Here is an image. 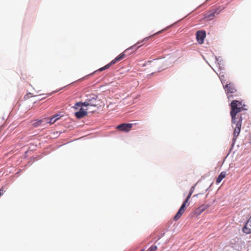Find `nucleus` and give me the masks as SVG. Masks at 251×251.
Returning a JSON list of instances; mask_svg holds the SVG:
<instances>
[{"label":"nucleus","instance_id":"1","mask_svg":"<svg viewBox=\"0 0 251 251\" xmlns=\"http://www.w3.org/2000/svg\"><path fill=\"white\" fill-rule=\"evenodd\" d=\"M237 102H238V100H233L230 103V106L231 107L230 115L231 117V123L232 124L237 123L241 118L242 120L241 116L236 117L237 114L243 110H247V109L245 108V104H243L241 107L237 106Z\"/></svg>","mask_w":251,"mask_h":251},{"label":"nucleus","instance_id":"8","mask_svg":"<svg viewBox=\"0 0 251 251\" xmlns=\"http://www.w3.org/2000/svg\"><path fill=\"white\" fill-rule=\"evenodd\" d=\"M243 231L246 234L251 233V217L247 221L243 228Z\"/></svg>","mask_w":251,"mask_h":251},{"label":"nucleus","instance_id":"19","mask_svg":"<svg viewBox=\"0 0 251 251\" xmlns=\"http://www.w3.org/2000/svg\"><path fill=\"white\" fill-rule=\"evenodd\" d=\"M219 78L222 83V84L223 85V86H225V81H226V80H225V76L223 75H221V73H220L219 75Z\"/></svg>","mask_w":251,"mask_h":251},{"label":"nucleus","instance_id":"18","mask_svg":"<svg viewBox=\"0 0 251 251\" xmlns=\"http://www.w3.org/2000/svg\"><path fill=\"white\" fill-rule=\"evenodd\" d=\"M77 104H78V105L80 104V105H81L82 106H85V107H87V106H90V103H89L87 102L86 100H85V101L84 102H81V101L77 102Z\"/></svg>","mask_w":251,"mask_h":251},{"label":"nucleus","instance_id":"26","mask_svg":"<svg viewBox=\"0 0 251 251\" xmlns=\"http://www.w3.org/2000/svg\"><path fill=\"white\" fill-rule=\"evenodd\" d=\"M79 106H82V105H80V104H79V105L77 104V102H76V103L75 104V105H74V108H75V109H77L78 108V107H79Z\"/></svg>","mask_w":251,"mask_h":251},{"label":"nucleus","instance_id":"7","mask_svg":"<svg viewBox=\"0 0 251 251\" xmlns=\"http://www.w3.org/2000/svg\"><path fill=\"white\" fill-rule=\"evenodd\" d=\"M136 47V44H134V45L130 47L128 49H126L124 51L120 53L119 55H118L117 57H116L115 58L117 60V62H119L124 59L126 56V53L128 51L133 50Z\"/></svg>","mask_w":251,"mask_h":251},{"label":"nucleus","instance_id":"15","mask_svg":"<svg viewBox=\"0 0 251 251\" xmlns=\"http://www.w3.org/2000/svg\"><path fill=\"white\" fill-rule=\"evenodd\" d=\"M161 32H162V30L159 31H158V32H156V33H155V34H153V35H151V36H149V37H147L143 39V40L142 41L137 42V43L136 44V45H138V44H140V43H141V42H144V41H148V40H149L151 37L153 36H154V35H155L158 34H159L160 33H161ZM139 47H140V46H138V47H137V46H136V47L135 49H134L133 50H137V49H138Z\"/></svg>","mask_w":251,"mask_h":251},{"label":"nucleus","instance_id":"3","mask_svg":"<svg viewBox=\"0 0 251 251\" xmlns=\"http://www.w3.org/2000/svg\"><path fill=\"white\" fill-rule=\"evenodd\" d=\"M224 88L225 90L228 100L233 99L234 97L233 94L236 92V89L234 84L231 83L226 84L225 86H224Z\"/></svg>","mask_w":251,"mask_h":251},{"label":"nucleus","instance_id":"13","mask_svg":"<svg viewBox=\"0 0 251 251\" xmlns=\"http://www.w3.org/2000/svg\"><path fill=\"white\" fill-rule=\"evenodd\" d=\"M209 206V205L208 204H202L198 208L197 212L199 214H200L201 213L206 210Z\"/></svg>","mask_w":251,"mask_h":251},{"label":"nucleus","instance_id":"30","mask_svg":"<svg viewBox=\"0 0 251 251\" xmlns=\"http://www.w3.org/2000/svg\"><path fill=\"white\" fill-rule=\"evenodd\" d=\"M147 64V63H146V64H144L143 65V66H146Z\"/></svg>","mask_w":251,"mask_h":251},{"label":"nucleus","instance_id":"10","mask_svg":"<svg viewBox=\"0 0 251 251\" xmlns=\"http://www.w3.org/2000/svg\"><path fill=\"white\" fill-rule=\"evenodd\" d=\"M220 12V11H219L218 8H216L214 9L211 12H208L205 14V18H208L209 20L213 19L215 16V14H219Z\"/></svg>","mask_w":251,"mask_h":251},{"label":"nucleus","instance_id":"17","mask_svg":"<svg viewBox=\"0 0 251 251\" xmlns=\"http://www.w3.org/2000/svg\"><path fill=\"white\" fill-rule=\"evenodd\" d=\"M60 118L59 115L57 114L55 115L54 116L52 117V118H50L49 120L47 121L46 122L47 123H50V124H53L55 123L57 120L59 119Z\"/></svg>","mask_w":251,"mask_h":251},{"label":"nucleus","instance_id":"9","mask_svg":"<svg viewBox=\"0 0 251 251\" xmlns=\"http://www.w3.org/2000/svg\"><path fill=\"white\" fill-rule=\"evenodd\" d=\"M87 114V111L85 110L82 107L75 113V116L78 119H81Z\"/></svg>","mask_w":251,"mask_h":251},{"label":"nucleus","instance_id":"5","mask_svg":"<svg viewBox=\"0 0 251 251\" xmlns=\"http://www.w3.org/2000/svg\"><path fill=\"white\" fill-rule=\"evenodd\" d=\"M133 126L132 124L123 123L117 126V129L125 132H128Z\"/></svg>","mask_w":251,"mask_h":251},{"label":"nucleus","instance_id":"14","mask_svg":"<svg viewBox=\"0 0 251 251\" xmlns=\"http://www.w3.org/2000/svg\"><path fill=\"white\" fill-rule=\"evenodd\" d=\"M184 210H182L179 208L178 209L177 212L176 213V214L175 215V216L174 217V220L175 221L178 220L180 218V217L181 216L182 214L184 213Z\"/></svg>","mask_w":251,"mask_h":251},{"label":"nucleus","instance_id":"31","mask_svg":"<svg viewBox=\"0 0 251 251\" xmlns=\"http://www.w3.org/2000/svg\"><path fill=\"white\" fill-rule=\"evenodd\" d=\"M151 62H152V61H149L148 62V63H151Z\"/></svg>","mask_w":251,"mask_h":251},{"label":"nucleus","instance_id":"27","mask_svg":"<svg viewBox=\"0 0 251 251\" xmlns=\"http://www.w3.org/2000/svg\"><path fill=\"white\" fill-rule=\"evenodd\" d=\"M237 106L238 107H241L242 106L243 104H242V102L241 101H239L238 100V102H237Z\"/></svg>","mask_w":251,"mask_h":251},{"label":"nucleus","instance_id":"21","mask_svg":"<svg viewBox=\"0 0 251 251\" xmlns=\"http://www.w3.org/2000/svg\"><path fill=\"white\" fill-rule=\"evenodd\" d=\"M110 66L108 64H106V65H105L104 66L100 68L97 71H100V72H101V71H103L106 69H108L109 68H110Z\"/></svg>","mask_w":251,"mask_h":251},{"label":"nucleus","instance_id":"28","mask_svg":"<svg viewBox=\"0 0 251 251\" xmlns=\"http://www.w3.org/2000/svg\"><path fill=\"white\" fill-rule=\"evenodd\" d=\"M3 193V191L2 189H0V196H1Z\"/></svg>","mask_w":251,"mask_h":251},{"label":"nucleus","instance_id":"12","mask_svg":"<svg viewBox=\"0 0 251 251\" xmlns=\"http://www.w3.org/2000/svg\"><path fill=\"white\" fill-rule=\"evenodd\" d=\"M226 172H222L220 175L218 176V177L216 179V183H219L222 180L226 177Z\"/></svg>","mask_w":251,"mask_h":251},{"label":"nucleus","instance_id":"25","mask_svg":"<svg viewBox=\"0 0 251 251\" xmlns=\"http://www.w3.org/2000/svg\"><path fill=\"white\" fill-rule=\"evenodd\" d=\"M192 195V193H190V192H189V193L188 195L187 196V198H186V199H185V200H187V201H189V199H190V197H191V195Z\"/></svg>","mask_w":251,"mask_h":251},{"label":"nucleus","instance_id":"4","mask_svg":"<svg viewBox=\"0 0 251 251\" xmlns=\"http://www.w3.org/2000/svg\"><path fill=\"white\" fill-rule=\"evenodd\" d=\"M86 100L90 103V106L96 107L98 104L97 103L98 96L95 94H91L90 95H86Z\"/></svg>","mask_w":251,"mask_h":251},{"label":"nucleus","instance_id":"16","mask_svg":"<svg viewBox=\"0 0 251 251\" xmlns=\"http://www.w3.org/2000/svg\"><path fill=\"white\" fill-rule=\"evenodd\" d=\"M46 121L44 120H36L33 123L32 125L34 127H37L41 125H42V123L43 122H45Z\"/></svg>","mask_w":251,"mask_h":251},{"label":"nucleus","instance_id":"22","mask_svg":"<svg viewBox=\"0 0 251 251\" xmlns=\"http://www.w3.org/2000/svg\"><path fill=\"white\" fill-rule=\"evenodd\" d=\"M157 249V247L155 245H152L148 250V251H155Z\"/></svg>","mask_w":251,"mask_h":251},{"label":"nucleus","instance_id":"33","mask_svg":"<svg viewBox=\"0 0 251 251\" xmlns=\"http://www.w3.org/2000/svg\"><path fill=\"white\" fill-rule=\"evenodd\" d=\"M250 143L251 144V140L250 141Z\"/></svg>","mask_w":251,"mask_h":251},{"label":"nucleus","instance_id":"34","mask_svg":"<svg viewBox=\"0 0 251 251\" xmlns=\"http://www.w3.org/2000/svg\"><path fill=\"white\" fill-rule=\"evenodd\" d=\"M144 251V249H143V250H141V251Z\"/></svg>","mask_w":251,"mask_h":251},{"label":"nucleus","instance_id":"20","mask_svg":"<svg viewBox=\"0 0 251 251\" xmlns=\"http://www.w3.org/2000/svg\"><path fill=\"white\" fill-rule=\"evenodd\" d=\"M188 202V201L185 200V201L183 202L182 204H181V205L179 208L185 211L186 205Z\"/></svg>","mask_w":251,"mask_h":251},{"label":"nucleus","instance_id":"24","mask_svg":"<svg viewBox=\"0 0 251 251\" xmlns=\"http://www.w3.org/2000/svg\"><path fill=\"white\" fill-rule=\"evenodd\" d=\"M197 183H196L193 186H192L191 189H190V193H192L193 194L194 190H195V186L197 185Z\"/></svg>","mask_w":251,"mask_h":251},{"label":"nucleus","instance_id":"11","mask_svg":"<svg viewBox=\"0 0 251 251\" xmlns=\"http://www.w3.org/2000/svg\"><path fill=\"white\" fill-rule=\"evenodd\" d=\"M215 62L217 63L219 66V69L221 70L224 69V60L222 58L221 56L217 57L216 56H214Z\"/></svg>","mask_w":251,"mask_h":251},{"label":"nucleus","instance_id":"32","mask_svg":"<svg viewBox=\"0 0 251 251\" xmlns=\"http://www.w3.org/2000/svg\"><path fill=\"white\" fill-rule=\"evenodd\" d=\"M51 93H50V94H48V95H49V96H50V95H51Z\"/></svg>","mask_w":251,"mask_h":251},{"label":"nucleus","instance_id":"29","mask_svg":"<svg viewBox=\"0 0 251 251\" xmlns=\"http://www.w3.org/2000/svg\"><path fill=\"white\" fill-rule=\"evenodd\" d=\"M212 185V184H211V185L209 186V187H208L206 190H205V191H207L208 190V189H209L210 187L211 186V185Z\"/></svg>","mask_w":251,"mask_h":251},{"label":"nucleus","instance_id":"23","mask_svg":"<svg viewBox=\"0 0 251 251\" xmlns=\"http://www.w3.org/2000/svg\"><path fill=\"white\" fill-rule=\"evenodd\" d=\"M118 62L115 58H114L113 60H112L110 62L108 63L110 67H111L112 65L115 64L116 63Z\"/></svg>","mask_w":251,"mask_h":251},{"label":"nucleus","instance_id":"2","mask_svg":"<svg viewBox=\"0 0 251 251\" xmlns=\"http://www.w3.org/2000/svg\"><path fill=\"white\" fill-rule=\"evenodd\" d=\"M238 120L239 121L237 123L232 124V127L234 128L233 133L234 137L232 139L231 147L229 149V152L228 153L227 155H228L229 154V152L231 151L233 149L234 145L236 143V138L239 136L241 131L242 119L240 118L239 120Z\"/></svg>","mask_w":251,"mask_h":251},{"label":"nucleus","instance_id":"6","mask_svg":"<svg viewBox=\"0 0 251 251\" xmlns=\"http://www.w3.org/2000/svg\"><path fill=\"white\" fill-rule=\"evenodd\" d=\"M205 37L206 32L204 30H199L196 33V38L198 42L200 44H201L203 43Z\"/></svg>","mask_w":251,"mask_h":251}]
</instances>
